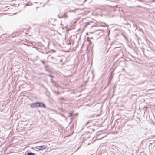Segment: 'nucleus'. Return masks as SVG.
I'll use <instances>...</instances> for the list:
<instances>
[{"label": "nucleus", "mask_w": 155, "mask_h": 155, "mask_svg": "<svg viewBox=\"0 0 155 155\" xmlns=\"http://www.w3.org/2000/svg\"><path fill=\"white\" fill-rule=\"evenodd\" d=\"M27 155H35V154L33 153L30 152L28 153Z\"/></svg>", "instance_id": "obj_4"}, {"label": "nucleus", "mask_w": 155, "mask_h": 155, "mask_svg": "<svg viewBox=\"0 0 155 155\" xmlns=\"http://www.w3.org/2000/svg\"><path fill=\"white\" fill-rule=\"evenodd\" d=\"M38 107H44V108H45L46 107V106L45 104L42 102H38Z\"/></svg>", "instance_id": "obj_3"}, {"label": "nucleus", "mask_w": 155, "mask_h": 155, "mask_svg": "<svg viewBox=\"0 0 155 155\" xmlns=\"http://www.w3.org/2000/svg\"><path fill=\"white\" fill-rule=\"evenodd\" d=\"M41 61L43 63V64H45V62H44V61H43V60H41Z\"/></svg>", "instance_id": "obj_6"}, {"label": "nucleus", "mask_w": 155, "mask_h": 155, "mask_svg": "<svg viewBox=\"0 0 155 155\" xmlns=\"http://www.w3.org/2000/svg\"><path fill=\"white\" fill-rule=\"evenodd\" d=\"M55 93H57V94H59V92H55Z\"/></svg>", "instance_id": "obj_8"}, {"label": "nucleus", "mask_w": 155, "mask_h": 155, "mask_svg": "<svg viewBox=\"0 0 155 155\" xmlns=\"http://www.w3.org/2000/svg\"><path fill=\"white\" fill-rule=\"evenodd\" d=\"M47 146L46 145L36 146L35 148L40 150H42L43 149H45Z\"/></svg>", "instance_id": "obj_1"}, {"label": "nucleus", "mask_w": 155, "mask_h": 155, "mask_svg": "<svg viewBox=\"0 0 155 155\" xmlns=\"http://www.w3.org/2000/svg\"><path fill=\"white\" fill-rule=\"evenodd\" d=\"M71 116V113L69 114V115H68V117Z\"/></svg>", "instance_id": "obj_5"}, {"label": "nucleus", "mask_w": 155, "mask_h": 155, "mask_svg": "<svg viewBox=\"0 0 155 155\" xmlns=\"http://www.w3.org/2000/svg\"><path fill=\"white\" fill-rule=\"evenodd\" d=\"M38 102H36L34 103H33L31 104L30 106V107L31 108H36L38 107Z\"/></svg>", "instance_id": "obj_2"}, {"label": "nucleus", "mask_w": 155, "mask_h": 155, "mask_svg": "<svg viewBox=\"0 0 155 155\" xmlns=\"http://www.w3.org/2000/svg\"><path fill=\"white\" fill-rule=\"evenodd\" d=\"M152 137H155V136H153Z\"/></svg>", "instance_id": "obj_10"}, {"label": "nucleus", "mask_w": 155, "mask_h": 155, "mask_svg": "<svg viewBox=\"0 0 155 155\" xmlns=\"http://www.w3.org/2000/svg\"><path fill=\"white\" fill-rule=\"evenodd\" d=\"M51 81H52V82H53V80H52V79H51Z\"/></svg>", "instance_id": "obj_9"}, {"label": "nucleus", "mask_w": 155, "mask_h": 155, "mask_svg": "<svg viewBox=\"0 0 155 155\" xmlns=\"http://www.w3.org/2000/svg\"><path fill=\"white\" fill-rule=\"evenodd\" d=\"M49 76H50L51 77V78H53V77H54V76H52V75H49Z\"/></svg>", "instance_id": "obj_7"}]
</instances>
